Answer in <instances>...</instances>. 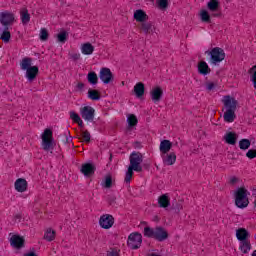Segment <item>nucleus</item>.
<instances>
[{
  "label": "nucleus",
  "instance_id": "2",
  "mask_svg": "<svg viewBox=\"0 0 256 256\" xmlns=\"http://www.w3.org/2000/svg\"><path fill=\"white\" fill-rule=\"evenodd\" d=\"M32 65L33 59L29 57L23 58L20 62V69L22 71H26L25 77L30 83L35 81V79H37V75H39V67Z\"/></svg>",
  "mask_w": 256,
  "mask_h": 256
},
{
  "label": "nucleus",
  "instance_id": "5",
  "mask_svg": "<svg viewBox=\"0 0 256 256\" xmlns=\"http://www.w3.org/2000/svg\"><path fill=\"white\" fill-rule=\"evenodd\" d=\"M129 161L130 169H134L137 173H141V171H143V167L141 166V163H143V154H141V152L133 151L130 154Z\"/></svg>",
  "mask_w": 256,
  "mask_h": 256
},
{
  "label": "nucleus",
  "instance_id": "19",
  "mask_svg": "<svg viewBox=\"0 0 256 256\" xmlns=\"http://www.w3.org/2000/svg\"><path fill=\"white\" fill-rule=\"evenodd\" d=\"M173 147V143H171L169 140H162L160 142V153L161 155H165L171 151V148Z\"/></svg>",
  "mask_w": 256,
  "mask_h": 256
},
{
  "label": "nucleus",
  "instance_id": "27",
  "mask_svg": "<svg viewBox=\"0 0 256 256\" xmlns=\"http://www.w3.org/2000/svg\"><path fill=\"white\" fill-rule=\"evenodd\" d=\"M126 121L128 123V129H132V127H135L137 123H139L137 116H135L134 114H128Z\"/></svg>",
  "mask_w": 256,
  "mask_h": 256
},
{
  "label": "nucleus",
  "instance_id": "29",
  "mask_svg": "<svg viewBox=\"0 0 256 256\" xmlns=\"http://www.w3.org/2000/svg\"><path fill=\"white\" fill-rule=\"evenodd\" d=\"M219 5V0H210L207 3V9L212 12L219 11Z\"/></svg>",
  "mask_w": 256,
  "mask_h": 256
},
{
  "label": "nucleus",
  "instance_id": "13",
  "mask_svg": "<svg viewBox=\"0 0 256 256\" xmlns=\"http://www.w3.org/2000/svg\"><path fill=\"white\" fill-rule=\"evenodd\" d=\"M150 97L155 104L159 103L163 99V89L159 86L154 87L150 91Z\"/></svg>",
  "mask_w": 256,
  "mask_h": 256
},
{
  "label": "nucleus",
  "instance_id": "50",
  "mask_svg": "<svg viewBox=\"0 0 256 256\" xmlns=\"http://www.w3.org/2000/svg\"><path fill=\"white\" fill-rule=\"evenodd\" d=\"M107 256H119V255L117 254V252L111 251V252H108Z\"/></svg>",
  "mask_w": 256,
  "mask_h": 256
},
{
  "label": "nucleus",
  "instance_id": "46",
  "mask_svg": "<svg viewBox=\"0 0 256 256\" xmlns=\"http://www.w3.org/2000/svg\"><path fill=\"white\" fill-rule=\"evenodd\" d=\"M246 157H248V159H255L256 150H253V149L248 150V152L246 153Z\"/></svg>",
  "mask_w": 256,
  "mask_h": 256
},
{
  "label": "nucleus",
  "instance_id": "48",
  "mask_svg": "<svg viewBox=\"0 0 256 256\" xmlns=\"http://www.w3.org/2000/svg\"><path fill=\"white\" fill-rule=\"evenodd\" d=\"M229 183H230V185H236V183H239V178L232 176L229 179Z\"/></svg>",
  "mask_w": 256,
  "mask_h": 256
},
{
  "label": "nucleus",
  "instance_id": "36",
  "mask_svg": "<svg viewBox=\"0 0 256 256\" xmlns=\"http://www.w3.org/2000/svg\"><path fill=\"white\" fill-rule=\"evenodd\" d=\"M156 5L160 11H166L167 7H169V0H157Z\"/></svg>",
  "mask_w": 256,
  "mask_h": 256
},
{
  "label": "nucleus",
  "instance_id": "1",
  "mask_svg": "<svg viewBox=\"0 0 256 256\" xmlns=\"http://www.w3.org/2000/svg\"><path fill=\"white\" fill-rule=\"evenodd\" d=\"M222 103L224 105V115L223 119L225 123H233L235 119H237V115H235V111H237V107L239 102L233 96H223Z\"/></svg>",
  "mask_w": 256,
  "mask_h": 256
},
{
  "label": "nucleus",
  "instance_id": "49",
  "mask_svg": "<svg viewBox=\"0 0 256 256\" xmlns=\"http://www.w3.org/2000/svg\"><path fill=\"white\" fill-rule=\"evenodd\" d=\"M84 88H85V84L83 82H80L77 84V89H79V91H83Z\"/></svg>",
  "mask_w": 256,
  "mask_h": 256
},
{
  "label": "nucleus",
  "instance_id": "34",
  "mask_svg": "<svg viewBox=\"0 0 256 256\" xmlns=\"http://www.w3.org/2000/svg\"><path fill=\"white\" fill-rule=\"evenodd\" d=\"M141 29L144 33H152L153 32V23L151 22H142Z\"/></svg>",
  "mask_w": 256,
  "mask_h": 256
},
{
  "label": "nucleus",
  "instance_id": "35",
  "mask_svg": "<svg viewBox=\"0 0 256 256\" xmlns=\"http://www.w3.org/2000/svg\"><path fill=\"white\" fill-rule=\"evenodd\" d=\"M239 147L242 151H247L251 147V141L249 139H241L239 141Z\"/></svg>",
  "mask_w": 256,
  "mask_h": 256
},
{
  "label": "nucleus",
  "instance_id": "17",
  "mask_svg": "<svg viewBox=\"0 0 256 256\" xmlns=\"http://www.w3.org/2000/svg\"><path fill=\"white\" fill-rule=\"evenodd\" d=\"M134 19L137 21V23H145L147 19H149V16H147V13L141 9H138L134 12Z\"/></svg>",
  "mask_w": 256,
  "mask_h": 256
},
{
  "label": "nucleus",
  "instance_id": "42",
  "mask_svg": "<svg viewBox=\"0 0 256 256\" xmlns=\"http://www.w3.org/2000/svg\"><path fill=\"white\" fill-rule=\"evenodd\" d=\"M49 39V32L46 28L40 29V41H47Z\"/></svg>",
  "mask_w": 256,
  "mask_h": 256
},
{
  "label": "nucleus",
  "instance_id": "26",
  "mask_svg": "<svg viewBox=\"0 0 256 256\" xmlns=\"http://www.w3.org/2000/svg\"><path fill=\"white\" fill-rule=\"evenodd\" d=\"M134 93L138 98L143 97V95H145V85L141 82L137 83L134 86Z\"/></svg>",
  "mask_w": 256,
  "mask_h": 256
},
{
  "label": "nucleus",
  "instance_id": "15",
  "mask_svg": "<svg viewBox=\"0 0 256 256\" xmlns=\"http://www.w3.org/2000/svg\"><path fill=\"white\" fill-rule=\"evenodd\" d=\"M24 243H25V240L23 239V237L19 235H12L10 238V245L15 249H21Z\"/></svg>",
  "mask_w": 256,
  "mask_h": 256
},
{
  "label": "nucleus",
  "instance_id": "53",
  "mask_svg": "<svg viewBox=\"0 0 256 256\" xmlns=\"http://www.w3.org/2000/svg\"><path fill=\"white\" fill-rule=\"evenodd\" d=\"M149 256H159V255L156 254V253H152V254H150Z\"/></svg>",
  "mask_w": 256,
  "mask_h": 256
},
{
  "label": "nucleus",
  "instance_id": "33",
  "mask_svg": "<svg viewBox=\"0 0 256 256\" xmlns=\"http://www.w3.org/2000/svg\"><path fill=\"white\" fill-rule=\"evenodd\" d=\"M1 41L4 43H9L11 41V32L9 31V28H5L0 36Z\"/></svg>",
  "mask_w": 256,
  "mask_h": 256
},
{
  "label": "nucleus",
  "instance_id": "22",
  "mask_svg": "<svg viewBox=\"0 0 256 256\" xmlns=\"http://www.w3.org/2000/svg\"><path fill=\"white\" fill-rule=\"evenodd\" d=\"M236 237L240 243L243 241H249V232L245 228H239L236 231Z\"/></svg>",
  "mask_w": 256,
  "mask_h": 256
},
{
  "label": "nucleus",
  "instance_id": "14",
  "mask_svg": "<svg viewBox=\"0 0 256 256\" xmlns=\"http://www.w3.org/2000/svg\"><path fill=\"white\" fill-rule=\"evenodd\" d=\"M80 171L81 174L85 177H91V175L95 173V165H93L92 163L82 164Z\"/></svg>",
  "mask_w": 256,
  "mask_h": 256
},
{
  "label": "nucleus",
  "instance_id": "20",
  "mask_svg": "<svg viewBox=\"0 0 256 256\" xmlns=\"http://www.w3.org/2000/svg\"><path fill=\"white\" fill-rule=\"evenodd\" d=\"M15 189L18 193H25L27 191V180L19 178L15 182Z\"/></svg>",
  "mask_w": 256,
  "mask_h": 256
},
{
  "label": "nucleus",
  "instance_id": "38",
  "mask_svg": "<svg viewBox=\"0 0 256 256\" xmlns=\"http://www.w3.org/2000/svg\"><path fill=\"white\" fill-rule=\"evenodd\" d=\"M205 89H206L207 93H211V91H215V89H217V83H215L213 81H207L205 83Z\"/></svg>",
  "mask_w": 256,
  "mask_h": 256
},
{
  "label": "nucleus",
  "instance_id": "47",
  "mask_svg": "<svg viewBox=\"0 0 256 256\" xmlns=\"http://www.w3.org/2000/svg\"><path fill=\"white\" fill-rule=\"evenodd\" d=\"M70 59H72V61H79V59H81V54L72 53V54H70Z\"/></svg>",
  "mask_w": 256,
  "mask_h": 256
},
{
  "label": "nucleus",
  "instance_id": "18",
  "mask_svg": "<svg viewBox=\"0 0 256 256\" xmlns=\"http://www.w3.org/2000/svg\"><path fill=\"white\" fill-rule=\"evenodd\" d=\"M169 237V234H167V231L165 229L158 227L155 228L154 232V239H157V241H165Z\"/></svg>",
  "mask_w": 256,
  "mask_h": 256
},
{
  "label": "nucleus",
  "instance_id": "54",
  "mask_svg": "<svg viewBox=\"0 0 256 256\" xmlns=\"http://www.w3.org/2000/svg\"><path fill=\"white\" fill-rule=\"evenodd\" d=\"M252 256H256V250L252 253Z\"/></svg>",
  "mask_w": 256,
  "mask_h": 256
},
{
  "label": "nucleus",
  "instance_id": "28",
  "mask_svg": "<svg viewBox=\"0 0 256 256\" xmlns=\"http://www.w3.org/2000/svg\"><path fill=\"white\" fill-rule=\"evenodd\" d=\"M240 251L244 254L249 253L251 251V242L249 240L240 242Z\"/></svg>",
  "mask_w": 256,
  "mask_h": 256
},
{
  "label": "nucleus",
  "instance_id": "6",
  "mask_svg": "<svg viewBox=\"0 0 256 256\" xmlns=\"http://www.w3.org/2000/svg\"><path fill=\"white\" fill-rule=\"evenodd\" d=\"M208 55L210 56V63H212V65H218V63L225 60V50L220 47L213 48L208 52Z\"/></svg>",
  "mask_w": 256,
  "mask_h": 256
},
{
  "label": "nucleus",
  "instance_id": "24",
  "mask_svg": "<svg viewBox=\"0 0 256 256\" xmlns=\"http://www.w3.org/2000/svg\"><path fill=\"white\" fill-rule=\"evenodd\" d=\"M20 19L22 21V25H27L29 21H31V14H29V10H27V8L21 9Z\"/></svg>",
  "mask_w": 256,
  "mask_h": 256
},
{
  "label": "nucleus",
  "instance_id": "11",
  "mask_svg": "<svg viewBox=\"0 0 256 256\" xmlns=\"http://www.w3.org/2000/svg\"><path fill=\"white\" fill-rule=\"evenodd\" d=\"M80 115L84 121H93L95 119V109L91 106H84L80 109Z\"/></svg>",
  "mask_w": 256,
  "mask_h": 256
},
{
  "label": "nucleus",
  "instance_id": "44",
  "mask_svg": "<svg viewBox=\"0 0 256 256\" xmlns=\"http://www.w3.org/2000/svg\"><path fill=\"white\" fill-rule=\"evenodd\" d=\"M81 137L85 143H89L91 141V133L89 131L85 130L81 133Z\"/></svg>",
  "mask_w": 256,
  "mask_h": 256
},
{
  "label": "nucleus",
  "instance_id": "39",
  "mask_svg": "<svg viewBox=\"0 0 256 256\" xmlns=\"http://www.w3.org/2000/svg\"><path fill=\"white\" fill-rule=\"evenodd\" d=\"M144 237H149L152 239H155V229L151 227H145L144 228Z\"/></svg>",
  "mask_w": 256,
  "mask_h": 256
},
{
  "label": "nucleus",
  "instance_id": "4",
  "mask_svg": "<svg viewBox=\"0 0 256 256\" xmlns=\"http://www.w3.org/2000/svg\"><path fill=\"white\" fill-rule=\"evenodd\" d=\"M42 149L44 151H53L55 147V140L53 139V131L51 129H45L41 135Z\"/></svg>",
  "mask_w": 256,
  "mask_h": 256
},
{
  "label": "nucleus",
  "instance_id": "9",
  "mask_svg": "<svg viewBox=\"0 0 256 256\" xmlns=\"http://www.w3.org/2000/svg\"><path fill=\"white\" fill-rule=\"evenodd\" d=\"M99 225L102 229H111L115 225V218L111 214L100 216Z\"/></svg>",
  "mask_w": 256,
  "mask_h": 256
},
{
  "label": "nucleus",
  "instance_id": "7",
  "mask_svg": "<svg viewBox=\"0 0 256 256\" xmlns=\"http://www.w3.org/2000/svg\"><path fill=\"white\" fill-rule=\"evenodd\" d=\"M143 243V235L139 232H132L128 236L127 245L130 249H139Z\"/></svg>",
  "mask_w": 256,
  "mask_h": 256
},
{
  "label": "nucleus",
  "instance_id": "45",
  "mask_svg": "<svg viewBox=\"0 0 256 256\" xmlns=\"http://www.w3.org/2000/svg\"><path fill=\"white\" fill-rule=\"evenodd\" d=\"M70 119H72V121H74V123H77L78 121H80L81 117L79 116V114L75 113L74 111H71Z\"/></svg>",
  "mask_w": 256,
  "mask_h": 256
},
{
  "label": "nucleus",
  "instance_id": "8",
  "mask_svg": "<svg viewBox=\"0 0 256 256\" xmlns=\"http://www.w3.org/2000/svg\"><path fill=\"white\" fill-rule=\"evenodd\" d=\"M0 23L3 27H11L15 23V14L10 11H3L0 13Z\"/></svg>",
  "mask_w": 256,
  "mask_h": 256
},
{
  "label": "nucleus",
  "instance_id": "32",
  "mask_svg": "<svg viewBox=\"0 0 256 256\" xmlns=\"http://www.w3.org/2000/svg\"><path fill=\"white\" fill-rule=\"evenodd\" d=\"M87 80L90 85H97L99 83V77H97V73L89 72L87 75Z\"/></svg>",
  "mask_w": 256,
  "mask_h": 256
},
{
  "label": "nucleus",
  "instance_id": "37",
  "mask_svg": "<svg viewBox=\"0 0 256 256\" xmlns=\"http://www.w3.org/2000/svg\"><path fill=\"white\" fill-rule=\"evenodd\" d=\"M88 97L92 101H99V99H101V96L99 95V91L97 90H89Z\"/></svg>",
  "mask_w": 256,
  "mask_h": 256
},
{
  "label": "nucleus",
  "instance_id": "12",
  "mask_svg": "<svg viewBox=\"0 0 256 256\" xmlns=\"http://www.w3.org/2000/svg\"><path fill=\"white\" fill-rule=\"evenodd\" d=\"M162 163L167 166L175 165L177 162V154L175 152H168L166 154H161Z\"/></svg>",
  "mask_w": 256,
  "mask_h": 256
},
{
  "label": "nucleus",
  "instance_id": "25",
  "mask_svg": "<svg viewBox=\"0 0 256 256\" xmlns=\"http://www.w3.org/2000/svg\"><path fill=\"white\" fill-rule=\"evenodd\" d=\"M158 205L163 209H166V207H169V205H171V200L169 199V195L163 194L162 196H160L158 198Z\"/></svg>",
  "mask_w": 256,
  "mask_h": 256
},
{
  "label": "nucleus",
  "instance_id": "30",
  "mask_svg": "<svg viewBox=\"0 0 256 256\" xmlns=\"http://www.w3.org/2000/svg\"><path fill=\"white\" fill-rule=\"evenodd\" d=\"M200 20L202 23H211V15L207 10H201L199 13Z\"/></svg>",
  "mask_w": 256,
  "mask_h": 256
},
{
  "label": "nucleus",
  "instance_id": "10",
  "mask_svg": "<svg viewBox=\"0 0 256 256\" xmlns=\"http://www.w3.org/2000/svg\"><path fill=\"white\" fill-rule=\"evenodd\" d=\"M99 77L104 85H109V83H112L114 79L113 72H111V69L106 67L100 69Z\"/></svg>",
  "mask_w": 256,
  "mask_h": 256
},
{
  "label": "nucleus",
  "instance_id": "41",
  "mask_svg": "<svg viewBox=\"0 0 256 256\" xmlns=\"http://www.w3.org/2000/svg\"><path fill=\"white\" fill-rule=\"evenodd\" d=\"M112 185H113V180L111 179V176H107L102 182V187H105V189H111Z\"/></svg>",
  "mask_w": 256,
  "mask_h": 256
},
{
  "label": "nucleus",
  "instance_id": "52",
  "mask_svg": "<svg viewBox=\"0 0 256 256\" xmlns=\"http://www.w3.org/2000/svg\"><path fill=\"white\" fill-rule=\"evenodd\" d=\"M76 123H78V125H79L80 127H83V120H81V118H80V120H78Z\"/></svg>",
  "mask_w": 256,
  "mask_h": 256
},
{
  "label": "nucleus",
  "instance_id": "43",
  "mask_svg": "<svg viewBox=\"0 0 256 256\" xmlns=\"http://www.w3.org/2000/svg\"><path fill=\"white\" fill-rule=\"evenodd\" d=\"M57 40L59 43H65L67 41V32L62 31L57 35Z\"/></svg>",
  "mask_w": 256,
  "mask_h": 256
},
{
  "label": "nucleus",
  "instance_id": "51",
  "mask_svg": "<svg viewBox=\"0 0 256 256\" xmlns=\"http://www.w3.org/2000/svg\"><path fill=\"white\" fill-rule=\"evenodd\" d=\"M24 256H37V254L35 252H28Z\"/></svg>",
  "mask_w": 256,
  "mask_h": 256
},
{
  "label": "nucleus",
  "instance_id": "40",
  "mask_svg": "<svg viewBox=\"0 0 256 256\" xmlns=\"http://www.w3.org/2000/svg\"><path fill=\"white\" fill-rule=\"evenodd\" d=\"M133 168H129L125 174L124 182L127 183L128 185L131 183V179H133Z\"/></svg>",
  "mask_w": 256,
  "mask_h": 256
},
{
  "label": "nucleus",
  "instance_id": "31",
  "mask_svg": "<svg viewBox=\"0 0 256 256\" xmlns=\"http://www.w3.org/2000/svg\"><path fill=\"white\" fill-rule=\"evenodd\" d=\"M55 235H56L55 230L48 228V229H46V231L44 233V239L49 242L54 241Z\"/></svg>",
  "mask_w": 256,
  "mask_h": 256
},
{
  "label": "nucleus",
  "instance_id": "16",
  "mask_svg": "<svg viewBox=\"0 0 256 256\" xmlns=\"http://www.w3.org/2000/svg\"><path fill=\"white\" fill-rule=\"evenodd\" d=\"M82 55H91L95 52V46L91 42H85L80 45Z\"/></svg>",
  "mask_w": 256,
  "mask_h": 256
},
{
  "label": "nucleus",
  "instance_id": "3",
  "mask_svg": "<svg viewBox=\"0 0 256 256\" xmlns=\"http://www.w3.org/2000/svg\"><path fill=\"white\" fill-rule=\"evenodd\" d=\"M249 192L245 188H238L235 192V204L239 209H245L249 205Z\"/></svg>",
  "mask_w": 256,
  "mask_h": 256
},
{
  "label": "nucleus",
  "instance_id": "21",
  "mask_svg": "<svg viewBox=\"0 0 256 256\" xmlns=\"http://www.w3.org/2000/svg\"><path fill=\"white\" fill-rule=\"evenodd\" d=\"M225 143L227 145H235L237 143V133L235 132H227L223 137Z\"/></svg>",
  "mask_w": 256,
  "mask_h": 256
},
{
  "label": "nucleus",
  "instance_id": "23",
  "mask_svg": "<svg viewBox=\"0 0 256 256\" xmlns=\"http://www.w3.org/2000/svg\"><path fill=\"white\" fill-rule=\"evenodd\" d=\"M198 72L200 75H209L211 73V68H209V64L205 61H201L198 63Z\"/></svg>",
  "mask_w": 256,
  "mask_h": 256
}]
</instances>
